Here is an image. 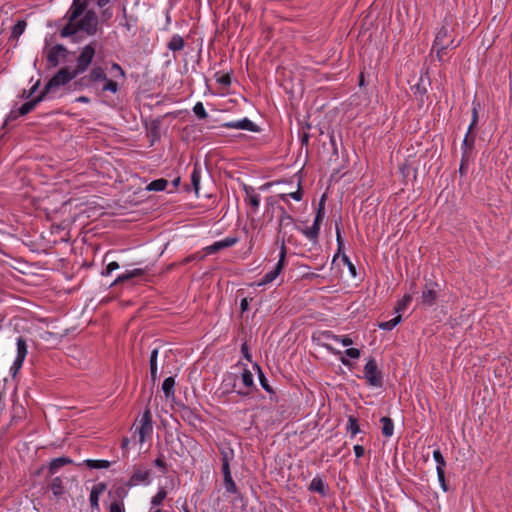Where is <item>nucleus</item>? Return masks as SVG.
Listing matches in <instances>:
<instances>
[{
    "mask_svg": "<svg viewBox=\"0 0 512 512\" xmlns=\"http://www.w3.org/2000/svg\"><path fill=\"white\" fill-rule=\"evenodd\" d=\"M239 241L238 237H226L223 240L216 241L212 245H209L204 248V251L207 255L214 254L222 249L229 248L237 244Z\"/></svg>",
    "mask_w": 512,
    "mask_h": 512,
    "instance_id": "nucleus-18",
    "label": "nucleus"
},
{
    "mask_svg": "<svg viewBox=\"0 0 512 512\" xmlns=\"http://www.w3.org/2000/svg\"><path fill=\"white\" fill-rule=\"evenodd\" d=\"M73 460L69 457H58L51 460L49 464V472L50 474H54L59 468L72 464Z\"/></svg>",
    "mask_w": 512,
    "mask_h": 512,
    "instance_id": "nucleus-27",
    "label": "nucleus"
},
{
    "mask_svg": "<svg viewBox=\"0 0 512 512\" xmlns=\"http://www.w3.org/2000/svg\"><path fill=\"white\" fill-rule=\"evenodd\" d=\"M122 13H123V19H124V22H121V25L127 30V31H135V28L137 26V17L134 16V15H130L128 16L127 15V10H126V7L123 6L122 8Z\"/></svg>",
    "mask_w": 512,
    "mask_h": 512,
    "instance_id": "nucleus-25",
    "label": "nucleus"
},
{
    "mask_svg": "<svg viewBox=\"0 0 512 512\" xmlns=\"http://www.w3.org/2000/svg\"><path fill=\"white\" fill-rule=\"evenodd\" d=\"M76 77V73H74V71L70 67H62L45 84L42 92L45 96H47L48 94L55 92L58 88L67 85Z\"/></svg>",
    "mask_w": 512,
    "mask_h": 512,
    "instance_id": "nucleus-1",
    "label": "nucleus"
},
{
    "mask_svg": "<svg viewBox=\"0 0 512 512\" xmlns=\"http://www.w3.org/2000/svg\"><path fill=\"white\" fill-rule=\"evenodd\" d=\"M109 512H125L124 503L121 501H113L109 506Z\"/></svg>",
    "mask_w": 512,
    "mask_h": 512,
    "instance_id": "nucleus-55",
    "label": "nucleus"
},
{
    "mask_svg": "<svg viewBox=\"0 0 512 512\" xmlns=\"http://www.w3.org/2000/svg\"><path fill=\"white\" fill-rule=\"evenodd\" d=\"M476 134L474 130H467L466 135L461 144V154L464 160L473 159V151L475 148Z\"/></svg>",
    "mask_w": 512,
    "mask_h": 512,
    "instance_id": "nucleus-12",
    "label": "nucleus"
},
{
    "mask_svg": "<svg viewBox=\"0 0 512 512\" xmlns=\"http://www.w3.org/2000/svg\"><path fill=\"white\" fill-rule=\"evenodd\" d=\"M215 78H216V81L223 86H230V84H231V74L230 73L221 75L220 72H217L215 74Z\"/></svg>",
    "mask_w": 512,
    "mask_h": 512,
    "instance_id": "nucleus-48",
    "label": "nucleus"
},
{
    "mask_svg": "<svg viewBox=\"0 0 512 512\" xmlns=\"http://www.w3.org/2000/svg\"><path fill=\"white\" fill-rule=\"evenodd\" d=\"M74 86H75V89H83V88H89L92 85H91L87 75H84L74 82Z\"/></svg>",
    "mask_w": 512,
    "mask_h": 512,
    "instance_id": "nucleus-50",
    "label": "nucleus"
},
{
    "mask_svg": "<svg viewBox=\"0 0 512 512\" xmlns=\"http://www.w3.org/2000/svg\"><path fill=\"white\" fill-rule=\"evenodd\" d=\"M364 377L370 386L381 387L383 384L382 373L378 370L377 363L373 358L364 366Z\"/></svg>",
    "mask_w": 512,
    "mask_h": 512,
    "instance_id": "nucleus-5",
    "label": "nucleus"
},
{
    "mask_svg": "<svg viewBox=\"0 0 512 512\" xmlns=\"http://www.w3.org/2000/svg\"><path fill=\"white\" fill-rule=\"evenodd\" d=\"M158 353H159L158 348L153 349L151 354H150V359H149L150 376H151V382L153 384H155L157 379H158V375H157V370H158V365H157Z\"/></svg>",
    "mask_w": 512,
    "mask_h": 512,
    "instance_id": "nucleus-24",
    "label": "nucleus"
},
{
    "mask_svg": "<svg viewBox=\"0 0 512 512\" xmlns=\"http://www.w3.org/2000/svg\"><path fill=\"white\" fill-rule=\"evenodd\" d=\"M288 196L292 197L293 199L299 201L301 200V197H302V193L300 191H296V192H293V193H290V194H281L280 197L282 200L284 201H288Z\"/></svg>",
    "mask_w": 512,
    "mask_h": 512,
    "instance_id": "nucleus-60",
    "label": "nucleus"
},
{
    "mask_svg": "<svg viewBox=\"0 0 512 512\" xmlns=\"http://www.w3.org/2000/svg\"><path fill=\"white\" fill-rule=\"evenodd\" d=\"M100 20L103 23H107L113 17V9L109 4L104 8H100Z\"/></svg>",
    "mask_w": 512,
    "mask_h": 512,
    "instance_id": "nucleus-46",
    "label": "nucleus"
},
{
    "mask_svg": "<svg viewBox=\"0 0 512 512\" xmlns=\"http://www.w3.org/2000/svg\"><path fill=\"white\" fill-rule=\"evenodd\" d=\"M470 160H464L463 155H461V163L459 167V173L463 176L468 171V163Z\"/></svg>",
    "mask_w": 512,
    "mask_h": 512,
    "instance_id": "nucleus-62",
    "label": "nucleus"
},
{
    "mask_svg": "<svg viewBox=\"0 0 512 512\" xmlns=\"http://www.w3.org/2000/svg\"><path fill=\"white\" fill-rule=\"evenodd\" d=\"M99 496L100 495L96 494V492H93V491L90 492L89 501H90V506H91L92 511H94V510L99 511L100 510V507H99Z\"/></svg>",
    "mask_w": 512,
    "mask_h": 512,
    "instance_id": "nucleus-52",
    "label": "nucleus"
},
{
    "mask_svg": "<svg viewBox=\"0 0 512 512\" xmlns=\"http://www.w3.org/2000/svg\"><path fill=\"white\" fill-rule=\"evenodd\" d=\"M88 0H73L70 9L64 16L69 22L76 21L80 16H82L88 9Z\"/></svg>",
    "mask_w": 512,
    "mask_h": 512,
    "instance_id": "nucleus-14",
    "label": "nucleus"
},
{
    "mask_svg": "<svg viewBox=\"0 0 512 512\" xmlns=\"http://www.w3.org/2000/svg\"><path fill=\"white\" fill-rule=\"evenodd\" d=\"M433 458L437 463L436 467H440V468L444 469V467L446 466V461H445L440 449H436L433 451Z\"/></svg>",
    "mask_w": 512,
    "mask_h": 512,
    "instance_id": "nucleus-51",
    "label": "nucleus"
},
{
    "mask_svg": "<svg viewBox=\"0 0 512 512\" xmlns=\"http://www.w3.org/2000/svg\"><path fill=\"white\" fill-rule=\"evenodd\" d=\"M154 465L158 467L163 474L167 473L168 467L162 453H160L159 456L154 460Z\"/></svg>",
    "mask_w": 512,
    "mask_h": 512,
    "instance_id": "nucleus-49",
    "label": "nucleus"
},
{
    "mask_svg": "<svg viewBox=\"0 0 512 512\" xmlns=\"http://www.w3.org/2000/svg\"><path fill=\"white\" fill-rule=\"evenodd\" d=\"M16 346H17V355H16V358L10 368V372H11L12 376H15L18 373V371L21 369L23 362L28 354L27 342L24 337L20 336L17 338Z\"/></svg>",
    "mask_w": 512,
    "mask_h": 512,
    "instance_id": "nucleus-7",
    "label": "nucleus"
},
{
    "mask_svg": "<svg viewBox=\"0 0 512 512\" xmlns=\"http://www.w3.org/2000/svg\"><path fill=\"white\" fill-rule=\"evenodd\" d=\"M119 268V264L116 261H111L107 264L106 268L102 270L101 275L102 276H108L110 275L114 270H117Z\"/></svg>",
    "mask_w": 512,
    "mask_h": 512,
    "instance_id": "nucleus-53",
    "label": "nucleus"
},
{
    "mask_svg": "<svg viewBox=\"0 0 512 512\" xmlns=\"http://www.w3.org/2000/svg\"><path fill=\"white\" fill-rule=\"evenodd\" d=\"M347 430L351 433V436H355L360 432V427L356 418L352 416L349 417Z\"/></svg>",
    "mask_w": 512,
    "mask_h": 512,
    "instance_id": "nucleus-44",
    "label": "nucleus"
},
{
    "mask_svg": "<svg viewBox=\"0 0 512 512\" xmlns=\"http://www.w3.org/2000/svg\"><path fill=\"white\" fill-rule=\"evenodd\" d=\"M107 489V485L104 482H100L95 484L91 491L96 492V494L101 495Z\"/></svg>",
    "mask_w": 512,
    "mask_h": 512,
    "instance_id": "nucleus-57",
    "label": "nucleus"
},
{
    "mask_svg": "<svg viewBox=\"0 0 512 512\" xmlns=\"http://www.w3.org/2000/svg\"><path fill=\"white\" fill-rule=\"evenodd\" d=\"M166 496H167L166 490L164 488H162V487L159 488V490L156 493V495H154L152 497L151 504L153 506H160L163 503V501L165 500Z\"/></svg>",
    "mask_w": 512,
    "mask_h": 512,
    "instance_id": "nucleus-43",
    "label": "nucleus"
},
{
    "mask_svg": "<svg viewBox=\"0 0 512 512\" xmlns=\"http://www.w3.org/2000/svg\"><path fill=\"white\" fill-rule=\"evenodd\" d=\"M145 273V270L144 269H141V268H136V269H133L131 271H127L126 273L118 276L114 282L112 283V285H118V284H122L126 281H129L135 277H140V276H143Z\"/></svg>",
    "mask_w": 512,
    "mask_h": 512,
    "instance_id": "nucleus-23",
    "label": "nucleus"
},
{
    "mask_svg": "<svg viewBox=\"0 0 512 512\" xmlns=\"http://www.w3.org/2000/svg\"><path fill=\"white\" fill-rule=\"evenodd\" d=\"M178 412L181 419L188 425L196 427L202 422L201 416L185 404H178Z\"/></svg>",
    "mask_w": 512,
    "mask_h": 512,
    "instance_id": "nucleus-11",
    "label": "nucleus"
},
{
    "mask_svg": "<svg viewBox=\"0 0 512 512\" xmlns=\"http://www.w3.org/2000/svg\"><path fill=\"white\" fill-rule=\"evenodd\" d=\"M285 261H286V246L283 243L281 246L278 263L276 264V266L273 270L269 271L268 273H266L263 276V278L259 284L265 285V284H268V283H271L272 281H274L277 278V276L282 272V270L285 266Z\"/></svg>",
    "mask_w": 512,
    "mask_h": 512,
    "instance_id": "nucleus-8",
    "label": "nucleus"
},
{
    "mask_svg": "<svg viewBox=\"0 0 512 512\" xmlns=\"http://www.w3.org/2000/svg\"><path fill=\"white\" fill-rule=\"evenodd\" d=\"M26 26L27 22L25 20H18L12 27L10 38L17 40L25 31Z\"/></svg>",
    "mask_w": 512,
    "mask_h": 512,
    "instance_id": "nucleus-34",
    "label": "nucleus"
},
{
    "mask_svg": "<svg viewBox=\"0 0 512 512\" xmlns=\"http://www.w3.org/2000/svg\"><path fill=\"white\" fill-rule=\"evenodd\" d=\"M79 31H83L87 34V28L85 27L82 19L69 22L60 30V36L62 38L73 37Z\"/></svg>",
    "mask_w": 512,
    "mask_h": 512,
    "instance_id": "nucleus-17",
    "label": "nucleus"
},
{
    "mask_svg": "<svg viewBox=\"0 0 512 512\" xmlns=\"http://www.w3.org/2000/svg\"><path fill=\"white\" fill-rule=\"evenodd\" d=\"M320 347V335H318L317 332L312 333V343L310 348V354L315 358L318 359L317 351Z\"/></svg>",
    "mask_w": 512,
    "mask_h": 512,
    "instance_id": "nucleus-42",
    "label": "nucleus"
},
{
    "mask_svg": "<svg viewBox=\"0 0 512 512\" xmlns=\"http://www.w3.org/2000/svg\"><path fill=\"white\" fill-rule=\"evenodd\" d=\"M84 465H86L90 469H106L109 468L111 465V462L108 460H92L87 459L83 461Z\"/></svg>",
    "mask_w": 512,
    "mask_h": 512,
    "instance_id": "nucleus-32",
    "label": "nucleus"
},
{
    "mask_svg": "<svg viewBox=\"0 0 512 512\" xmlns=\"http://www.w3.org/2000/svg\"><path fill=\"white\" fill-rule=\"evenodd\" d=\"M193 112L199 119H206L208 116L202 102H197L194 105Z\"/></svg>",
    "mask_w": 512,
    "mask_h": 512,
    "instance_id": "nucleus-47",
    "label": "nucleus"
},
{
    "mask_svg": "<svg viewBox=\"0 0 512 512\" xmlns=\"http://www.w3.org/2000/svg\"><path fill=\"white\" fill-rule=\"evenodd\" d=\"M242 382L243 385L251 390H256V386L254 385L253 375L250 370L244 369L242 373Z\"/></svg>",
    "mask_w": 512,
    "mask_h": 512,
    "instance_id": "nucleus-38",
    "label": "nucleus"
},
{
    "mask_svg": "<svg viewBox=\"0 0 512 512\" xmlns=\"http://www.w3.org/2000/svg\"><path fill=\"white\" fill-rule=\"evenodd\" d=\"M96 54V43L90 42L84 46L78 57L76 58V65L72 70L77 76L83 74L91 65Z\"/></svg>",
    "mask_w": 512,
    "mask_h": 512,
    "instance_id": "nucleus-2",
    "label": "nucleus"
},
{
    "mask_svg": "<svg viewBox=\"0 0 512 512\" xmlns=\"http://www.w3.org/2000/svg\"><path fill=\"white\" fill-rule=\"evenodd\" d=\"M46 96L44 95V93L41 91V93L36 96L34 99L28 101V102H25L24 104H22L19 108V114L21 116H24L28 113H30L32 110L35 109V107L37 106L38 103H40L41 101L44 100Z\"/></svg>",
    "mask_w": 512,
    "mask_h": 512,
    "instance_id": "nucleus-22",
    "label": "nucleus"
},
{
    "mask_svg": "<svg viewBox=\"0 0 512 512\" xmlns=\"http://www.w3.org/2000/svg\"><path fill=\"white\" fill-rule=\"evenodd\" d=\"M479 108H480V103L473 101V103H472V118H471V123L468 127L469 130H475V128L478 124V120H479L478 109Z\"/></svg>",
    "mask_w": 512,
    "mask_h": 512,
    "instance_id": "nucleus-39",
    "label": "nucleus"
},
{
    "mask_svg": "<svg viewBox=\"0 0 512 512\" xmlns=\"http://www.w3.org/2000/svg\"><path fill=\"white\" fill-rule=\"evenodd\" d=\"M126 485L115 486L113 490L109 491V497L113 498L114 501L123 502L124 498L128 495V489Z\"/></svg>",
    "mask_w": 512,
    "mask_h": 512,
    "instance_id": "nucleus-26",
    "label": "nucleus"
},
{
    "mask_svg": "<svg viewBox=\"0 0 512 512\" xmlns=\"http://www.w3.org/2000/svg\"><path fill=\"white\" fill-rule=\"evenodd\" d=\"M310 491L319 492L320 493V477L316 476L309 486Z\"/></svg>",
    "mask_w": 512,
    "mask_h": 512,
    "instance_id": "nucleus-58",
    "label": "nucleus"
},
{
    "mask_svg": "<svg viewBox=\"0 0 512 512\" xmlns=\"http://www.w3.org/2000/svg\"><path fill=\"white\" fill-rule=\"evenodd\" d=\"M222 127L228 128V129L248 130L251 132H259L260 131V127L258 125H256L255 123H253L248 118H243L242 120L223 123Z\"/></svg>",
    "mask_w": 512,
    "mask_h": 512,
    "instance_id": "nucleus-19",
    "label": "nucleus"
},
{
    "mask_svg": "<svg viewBox=\"0 0 512 512\" xmlns=\"http://www.w3.org/2000/svg\"><path fill=\"white\" fill-rule=\"evenodd\" d=\"M315 209V217L312 226H308L307 222H302L298 229L311 241L316 242L320 230V200L316 203L313 199Z\"/></svg>",
    "mask_w": 512,
    "mask_h": 512,
    "instance_id": "nucleus-4",
    "label": "nucleus"
},
{
    "mask_svg": "<svg viewBox=\"0 0 512 512\" xmlns=\"http://www.w3.org/2000/svg\"><path fill=\"white\" fill-rule=\"evenodd\" d=\"M345 354L350 358L357 359L360 357V350L357 348H348L346 349Z\"/></svg>",
    "mask_w": 512,
    "mask_h": 512,
    "instance_id": "nucleus-61",
    "label": "nucleus"
},
{
    "mask_svg": "<svg viewBox=\"0 0 512 512\" xmlns=\"http://www.w3.org/2000/svg\"><path fill=\"white\" fill-rule=\"evenodd\" d=\"M168 185V181L164 178H159V179H156V180H153L152 182H150L147 187H146V190L148 191H163L166 189Z\"/></svg>",
    "mask_w": 512,
    "mask_h": 512,
    "instance_id": "nucleus-35",
    "label": "nucleus"
},
{
    "mask_svg": "<svg viewBox=\"0 0 512 512\" xmlns=\"http://www.w3.org/2000/svg\"><path fill=\"white\" fill-rule=\"evenodd\" d=\"M436 471H437L438 480H439L442 488L444 489V491H446L447 487H446V483H445V471H444V469H442L440 467H436Z\"/></svg>",
    "mask_w": 512,
    "mask_h": 512,
    "instance_id": "nucleus-56",
    "label": "nucleus"
},
{
    "mask_svg": "<svg viewBox=\"0 0 512 512\" xmlns=\"http://www.w3.org/2000/svg\"><path fill=\"white\" fill-rule=\"evenodd\" d=\"M448 35V30L445 27H442L438 33L436 34L433 49H437V56L439 59L441 58V52L449 47L455 48L458 44H454V41L451 40L449 43L445 41Z\"/></svg>",
    "mask_w": 512,
    "mask_h": 512,
    "instance_id": "nucleus-15",
    "label": "nucleus"
},
{
    "mask_svg": "<svg viewBox=\"0 0 512 512\" xmlns=\"http://www.w3.org/2000/svg\"><path fill=\"white\" fill-rule=\"evenodd\" d=\"M243 189L246 194L245 202L251 206L252 210L255 212L258 210L260 205V196L255 192V189L252 186L244 185Z\"/></svg>",
    "mask_w": 512,
    "mask_h": 512,
    "instance_id": "nucleus-20",
    "label": "nucleus"
},
{
    "mask_svg": "<svg viewBox=\"0 0 512 512\" xmlns=\"http://www.w3.org/2000/svg\"><path fill=\"white\" fill-rule=\"evenodd\" d=\"M104 82L105 83L102 87L103 92L109 91L115 94L119 91V85L116 81L107 78V80H104Z\"/></svg>",
    "mask_w": 512,
    "mask_h": 512,
    "instance_id": "nucleus-45",
    "label": "nucleus"
},
{
    "mask_svg": "<svg viewBox=\"0 0 512 512\" xmlns=\"http://www.w3.org/2000/svg\"><path fill=\"white\" fill-rule=\"evenodd\" d=\"M253 369L257 371V374H258V378H259V382H260V385L261 387L268 393L270 394H273L274 393V390L272 389V387L270 386V384L268 383V380L265 376V374L263 373L261 367L257 364V363H254L253 364Z\"/></svg>",
    "mask_w": 512,
    "mask_h": 512,
    "instance_id": "nucleus-30",
    "label": "nucleus"
},
{
    "mask_svg": "<svg viewBox=\"0 0 512 512\" xmlns=\"http://www.w3.org/2000/svg\"><path fill=\"white\" fill-rule=\"evenodd\" d=\"M380 421L382 423V434L385 437H391L394 433V423L392 419L384 416Z\"/></svg>",
    "mask_w": 512,
    "mask_h": 512,
    "instance_id": "nucleus-33",
    "label": "nucleus"
},
{
    "mask_svg": "<svg viewBox=\"0 0 512 512\" xmlns=\"http://www.w3.org/2000/svg\"><path fill=\"white\" fill-rule=\"evenodd\" d=\"M205 255H200L199 253L191 254L185 258H183L180 262L181 265H187L193 261L202 260Z\"/></svg>",
    "mask_w": 512,
    "mask_h": 512,
    "instance_id": "nucleus-54",
    "label": "nucleus"
},
{
    "mask_svg": "<svg viewBox=\"0 0 512 512\" xmlns=\"http://www.w3.org/2000/svg\"><path fill=\"white\" fill-rule=\"evenodd\" d=\"M402 320V317L401 315H397L395 316L394 318H392L391 320L389 321H385V322H381L379 323V328L382 329V330H387V331H390L392 330L394 327H396Z\"/></svg>",
    "mask_w": 512,
    "mask_h": 512,
    "instance_id": "nucleus-37",
    "label": "nucleus"
},
{
    "mask_svg": "<svg viewBox=\"0 0 512 512\" xmlns=\"http://www.w3.org/2000/svg\"><path fill=\"white\" fill-rule=\"evenodd\" d=\"M353 451L355 453L356 458H361L365 453L364 447L359 444H357L353 447Z\"/></svg>",
    "mask_w": 512,
    "mask_h": 512,
    "instance_id": "nucleus-64",
    "label": "nucleus"
},
{
    "mask_svg": "<svg viewBox=\"0 0 512 512\" xmlns=\"http://www.w3.org/2000/svg\"><path fill=\"white\" fill-rule=\"evenodd\" d=\"M85 27L87 28V35L94 36L98 31L99 18L96 12L88 9L81 18Z\"/></svg>",
    "mask_w": 512,
    "mask_h": 512,
    "instance_id": "nucleus-16",
    "label": "nucleus"
},
{
    "mask_svg": "<svg viewBox=\"0 0 512 512\" xmlns=\"http://www.w3.org/2000/svg\"><path fill=\"white\" fill-rule=\"evenodd\" d=\"M438 284L432 280H427L421 293V304L424 306H432L437 300Z\"/></svg>",
    "mask_w": 512,
    "mask_h": 512,
    "instance_id": "nucleus-9",
    "label": "nucleus"
},
{
    "mask_svg": "<svg viewBox=\"0 0 512 512\" xmlns=\"http://www.w3.org/2000/svg\"><path fill=\"white\" fill-rule=\"evenodd\" d=\"M174 386H175V379L172 376L167 377L163 381L162 390L167 399L174 398V394H175Z\"/></svg>",
    "mask_w": 512,
    "mask_h": 512,
    "instance_id": "nucleus-28",
    "label": "nucleus"
},
{
    "mask_svg": "<svg viewBox=\"0 0 512 512\" xmlns=\"http://www.w3.org/2000/svg\"><path fill=\"white\" fill-rule=\"evenodd\" d=\"M412 301V296L410 294H405L403 298L397 303L395 306V312L400 313L407 309Z\"/></svg>",
    "mask_w": 512,
    "mask_h": 512,
    "instance_id": "nucleus-41",
    "label": "nucleus"
},
{
    "mask_svg": "<svg viewBox=\"0 0 512 512\" xmlns=\"http://www.w3.org/2000/svg\"><path fill=\"white\" fill-rule=\"evenodd\" d=\"M87 77L92 86L97 82H104V80H107L106 72L101 66H94L87 74Z\"/></svg>",
    "mask_w": 512,
    "mask_h": 512,
    "instance_id": "nucleus-21",
    "label": "nucleus"
},
{
    "mask_svg": "<svg viewBox=\"0 0 512 512\" xmlns=\"http://www.w3.org/2000/svg\"><path fill=\"white\" fill-rule=\"evenodd\" d=\"M70 54V51L63 44H55L52 46L46 55L49 68H55L60 63V58L65 60Z\"/></svg>",
    "mask_w": 512,
    "mask_h": 512,
    "instance_id": "nucleus-6",
    "label": "nucleus"
},
{
    "mask_svg": "<svg viewBox=\"0 0 512 512\" xmlns=\"http://www.w3.org/2000/svg\"><path fill=\"white\" fill-rule=\"evenodd\" d=\"M139 433V441L143 443L146 436H149L153 431L152 414L149 408H146L140 420V427L137 428Z\"/></svg>",
    "mask_w": 512,
    "mask_h": 512,
    "instance_id": "nucleus-10",
    "label": "nucleus"
},
{
    "mask_svg": "<svg viewBox=\"0 0 512 512\" xmlns=\"http://www.w3.org/2000/svg\"><path fill=\"white\" fill-rule=\"evenodd\" d=\"M343 260L345 261V263L347 264L348 266V269H349V272L350 274L353 276V277H356L357 276V272H356V267L354 266V264L349 260V258L347 256H343Z\"/></svg>",
    "mask_w": 512,
    "mask_h": 512,
    "instance_id": "nucleus-59",
    "label": "nucleus"
},
{
    "mask_svg": "<svg viewBox=\"0 0 512 512\" xmlns=\"http://www.w3.org/2000/svg\"><path fill=\"white\" fill-rule=\"evenodd\" d=\"M50 489L55 496H60L63 494V485L60 477H55L52 479L50 483Z\"/></svg>",
    "mask_w": 512,
    "mask_h": 512,
    "instance_id": "nucleus-40",
    "label": "nucleus"
},
{
    "mask_svg": "<svg viewBox=\"0 0 512 512\" xmlns=\"http://www.w3.org/2000/svg\"><path fill=\"white\" fill-rule=\"evenodd\" d=\"M233 457V450H222L221 461H222V473L224 476L223 484L227 493L238 494L239 490L232 478L230 470V459Z\"/></svg>",
    "mask_w": 512,
    "mask_h": 512,
    "instance_id": "nucleus-3",
    "label": "nucleus"
},
{
    "mask_svg": "<svg viewBox=\"0 0 512 512\" xmlns=\"http://www.w3.org/2000/svg\"><path fill=\"white\" fill-rule=\"evenodd\" d=\"M150 470L149 469H141L139 466H134L133 473L130 476L127 486H137L140 484L148 485L150 483Z\"/></svg>",
    "mask_w": 512,
    "mask_h": 512,
    "instance_id": "nucleus-13",
    "label": "nucleus"
},
{
    "mask_svg": "<svg viewBox=\"0 0 512 512\" xmlns=\"http://www.w3.org/2000/svg\"><path fill=\"white\" fill-rule=\"evenodd\" d=\"M241 352L243 354V356L249 361L251 362L252 361V356L249 352V348H248V345L246 342H244L242 345H241Z\"/></svg>",
    "mask_w": 512,
    "mask_h": 512,
    "instance_id": "nucleus-63",
    "label": "nucleus"
},
{
    "mask_svg": "<svg viewBox=\"0 0 512 512\" xmlns=\"http://www.w3.org/2000/svg\"><path fill=\"white\" fill-rule=\"evenodd\" d=\"M201 179V168L198 163L194 164L193 171L191 173V186L193 187L196 195H198L200 189Z\"/></svg>",
    "mask_w": 512,
    "mask_h": 512,
    "instance_id": "nucleus-29",
    "label": "nucleus"
},
{
    "mask_svg": "<svg viewBox=\"0 0 512 512\" xmlns=\"http://www.w3.org/2000/svg\"><path fill=\"white\" fill-rule=\"evenodd\" d=\"M280 217H279V230L278 232L281 233L282 228L284 226L291 225L293 223V218L286 212L284 207H280Z\"/></svg>",
    "mask_w": 512,
    "mask_h": 512,
    "instance_id": "nucleus-36",
    "label": "nucleus"
},
{
    "mask_svg": "<svg viewBox=\"0 0 512 512\" xmlns=\"http://www.w3.org/2000/svg\"><path fill=\"white\" fill-rule=\"evenodd\" d=\"M185 46L184 38L180 35H173L167 43V48L173 52L181 51Z\"/></svg>",
    "mask_w": 512,
    "mask_h": 512,
    "instance_id": "nucleus-31",
    "label": "nucleus"
}]
</instances>
